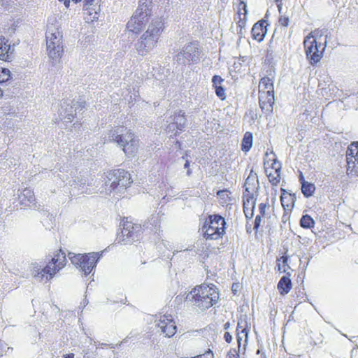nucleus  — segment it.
<instances>
[{
  "label": "nucleus",
  "mask_w": 358,
  "mask_h": 358,
  "mask_svg": "<svg viewBox=\"0 0 358 358\" xmlns=\"http://www.w3.org/2000/svg\"><path fill=\"white\" fill-rule=\"evenodd\" d=\"M187 299L201 310L216 306L220 299L218 287L213 283H202L195 286L189 292Z\"/></svg>",
  "instance_id": "1"
},
{
  "label": "nucleus",
  "mask_w": 358,
  "mask_h": 358,
  "mask_svg": "<svg viewBox=\"0 0 358 358\" xmlns=\"http://www.w3.org/2000/svg\"><path fill=\"white\" fill-rule=\"evenodd\" d=\"M305 53L312 66L319 63L324 56L327 47V36L320 31H311L303 40Z\"/></svg>",
  "instance_id": "2"
},
{
  "label": "nucleus",
  "mask_w": 358,
  "mask_h": 358,
  "mask_svg": "<svg viewBox=\"0 0 358 358\" xmlns=\"http://www.w3.org/2000/svg\"><path fill=\"white\" fill-rule=\"evenodd\" d=\"M226 221L218 214L208 215L203 221L199 232L206 241H218L226 234Z\"/></svg>",
  "instance_id": "3"
},
{
  "label": "nucleus",
  "mask_w": 358,
  "mask_h": 358,
  "mask_svg": "<svg viewBox=\"0 0 358 358\" xmlns=\"http://www.w3.org/2000/svg\"><path fill=\"white\" fill-rule=\"evenodd\" d=\"M164 29V22L162 19L152 21L137 44L136 50L138 54L143 55L148 50L153 48L157 43Z\"/></svg>",
  "instance_id": "4"
},
{
  "label": "nucleus",
  "mask_w": 358,
  "mask_h": 358,
  "mask_svg": "<svg viewBox=\"0 0 358 358\" xmlns=\"http://www.w3.org/2000/svg\"><path fill=\"white\" fill-rule=\"evenodd\" d=\"M47 54L50 59L59 62L64 53L63 35L59 27L51 24L45 34Z\"/></svg>",
  "instance_id": "5"
},
{
  "label": "nucleus",
  "mask_w": 358,
  "mask_h": 358,
  "mask_svg": "<svg viewBox=\"0 0 358 358\" xmlns=\"http://www.w3.org/2000/svg\"><path fill=\"white\" fill-rule=\"evenodd\" d=\"M151 0H140L135 13L128 21L127 28L129 32L139 34L145 27L151 15Z\"/></svg>",
  "instance_id": "6"
},
{
  "label": "nucleus",
  "mask_w": 358,
  "mask_h": 358,
  "mask_svg": "<svg viewBox=\"0 0 358 358\" xmlns=\"http://www.w3.org/2000/svg\"><path fill=\"white\" fill-rule=\"evenodd\" d=\"M107 181L106 185L108 186L109 191L124 192L133 183L130 173L123 169H115L106 173Z\"/></svg>",
  "instance_id": "7"
},
{
  "label": "nucleus",
  "mask_w": 358,
  "mask_h": 358,
  "mask_svg": "<svg viewBox=\"0 0 358 358\" xmlns=\"http://www.w3.org/2000/svg\"><path fill=\"white\" fill-rule=\"evenodd\" d=\"M101 257V253L94 252L85 254L69 253L71 263L85 275H89L96 267Z\"/></svg>",
  "instance_id": "8"
},
{
  "label": "nucleus",
  "mask_w": 358,
  "mask_h": 358,
  "mask_svg": "<svg viewBox=\"0 0 358 358\" xmlns=\"http://www.w3.org/2000/svg\"><path fill=\"white\" fill-rule=\"evenodd\" d=\"M122 231L117 234L115 241L118 244H127L138 241L143 234V228L140 224L134 223L128 217H124L122 221Z\"/></svg>",
  "instance_id": "9"
},
{
  "label": "nucleus",
  "mask_w": 358,
  "mask_h": 358,
  "mask_svg": "<svg viewBox=\"0 0 358 358\" xmlns=\"http://www.w3.org/2000/svg\"><path fill=\"white\" fill-rule=\"evenodd\" d=\"M245 190L243 193V213L247 220L246 230L248 233L251 232L250 226L248 227L250 221L254 216V210L256 206L257 201V187L254 186L253 187H250L249 179L248 178L244 185Z\"/></svg>",
  "instance_id": "10"
},
{
  "label": "nucleus",
  "mask_w": 358,
  "mask_h": 358,
  "mask_svg": "<svg viewBox=\"0 0 358 358\" xmlns=\"http://www.w3.org/2000/svg\"><path fill=\"white\" fill-rule=\"evenodd\" d=\"M266 176L273 186H277L281 179V163L278 160L275 154L271 151L266 152L264 162Z\"/></svg>",
  "instance_id": "11"
},
{
  "label": "nucleus",
  "mask_w": 358,
  "mask_h": 358,
  "mask_svg": "<svg viewBox=\"0 0 358 358\" xmlns=\"http://www.w3.org/2000/svg\"><path fill=\"white\" fill-rule=\"evenodd\" d=\"M67 263L65 252L59 248L54 253L52 259L47 265L41 270V276L45 277L47 280L52 279L56 273L64 268Z\"/></svg>",
  "instance_id": "12"
},
{
  "label": "nucleus",
  "mask_w": 358,
  "mask_h": 358,
  "mask_svg": "<svg viewBox=\"0 0 358 358\" xmlns=\"http://www.w3.org/2000/svg\"><path fill=\"white\" fill-rule=\"evenodd\" d=\"M125 133L124 134H112L111 136L113 138V141L118 145L122 147V150L125 154H131L137 151L138 142L137 139H135L134 134L129 130L124 129Z\"/></svg>",
  "instance_id": "13"
},
{
  "label": "nucleus",
  "mask_w": 358,
  "mask_h": 358,
  "mask_svg": "<svg viewBox=\"0 0 358 358\" xmlns=\"http://www.w3.org/2000/svg\"><path fill=\"white\" fill-rule=\"evenodd\" d=\"M348 174L358 176V142H352L346 154Z\"/></svg>",
  "instance_id": "14"
},
{
  "label": "nucleus",
  "mask_w": 358,
  "mask_h": 358,
  "mask_svg": "<svg viewBox=\"0 0 358 358\" xmlns=\"http://www.w3.org/2000/svg\"><path fill=\"white\" fill-rule=\"evenodd\" d=\"M156 326L167 337L173 336L176 332V325L173 321L172 315H160L159 320L155 321Z\"/></svg>",
  "instance_id": "15"
},
{
  "label": "nucleus",
  "mask_w": 358,
  "mask_h": 358,
  "mask_svg": "<svg viewBox=\"0 0 358 358\" xmlns=\"http://www.w3.org/2000/svg\"><path fill=\"white\" fill-rule=\"evenodd\" d=\"M14 47L12 46L8 40L4 37H0V60L10 62L13 58Z\"/></svg>",
  "instance_id": "16"
},
{
  "label": "nucleus",
  "mask_w": 358,
  "mask_h": 358,
  "mask_svg": "<svg viewBox=\"0 0 358 358\" xmlns=\"http://www.w3.org/2000/svg\"><path fill=\"white\" fill-rule=\"evenodd\" d=\"M268 208V203H260L258 206L259 213L256 215L253 223V230L255 234L262 230V227L265 223L266 210Z\"/></svg>",
  "instance_id": "17"
},
{
  "label": "nucleus",
  "mask_w": 358,
  "mask_h": 358,
  "mask_svg": "<svg viewBox=\"0 0 358 358\" xmlns=\"http://www.w3.org/2000/svg\"><path fill=\"white\" fill-rule=\"evenodd\" d=\"M267 25L268 23L265 20H261L256 22L251 30L252 38L259 42L263 41L267 31Z\"/></svg>",
  "instance_id": "18"
},
{
  "label": "nucleus",
  "mask_w": 358,
  "mask_h": 358,
  "mask_svg": "<svg viewBox=\"0 0 358 358\" xmlns=\"http://www.w3.org/2000/svg\"><path fill=\"white\" fill-rule=\"evenodd\" d=\"M280 202L282 206L286 213H290L296 201V196L294 194L287 192L285 189H280Z\"/></svg>",
  "instance_id": "19"
},
{
  "label": "nucleus",
  "mask_w": 358,
  "mask_h": 358,
  "mask_svg": "<svg viewBox=\"0 0 358 358\" xmlns=\"http://www.w3.org/2000/svg\"><path fill=\"white\" fill-rule=\"evenodd\" d=\"M247 4L243 1L240 0L236 11V17L235 20L236 21L237 26L240 28L241 31L245 28L247 21Z\"/></svg>",
  "instance_id": "20"
},
{
  "label": "nucleus",
  "mask_w": 358,
  "mask_h": 358,
  "mask_svg": "<svg viewBox=\"0 0 358 358\" xmlns=\"http://www.w3.org/2000/svg\"><path fill=\"white\" fill-rule=\"evenodd\" d=\"M274 103V96H259V106L266 115L272 114Z\"/></svg>",
  "instance_id": "21"
},
{
  "label": "nucleus",
  "mask_w": 358,
  "mask_h": 358,
  "mask_svg": "<svg viewBox=\"0 0 358 358\" xmlns=\"http://www.w3.org/2000/svg\"><path fill=\"white\" fill-rule=\"evenodd\" d=\"M223 82L224 79L221 76L217 75L213 76L212 83L215 94L222 101L225 100L227 98L225 89L222 86Z\"/></svg>",
  "instance_id": "22"
},
{
  "label": "nucleus",
  "mask_w": 358,
  "mask_h": 358,
  "mask_svg": "<svg viewBox=\"0 0 358 358\" xmlns=\"http://www.w3.org/2000/svg\"><path fill=\"white\" fill-rule=\"evenodd\" d=\"M299 182L301 185V192L303 196L306 198L311 196L315 191V185L306 181L302 173L299 176Z\"/></svg>",
  "instance_id": "23"
},
{
  "label": "nucleus",
  "mask_w": 358,
  "mask_h": 358,
  "mask_svg": "<svg viewBox=\"0 0 358 358\" xmlns=\"http://www.w3.org/2000/svg\"><path fill=\"white\" fill-rule=\"evenodd\" d=\"M231 192L227 189H224L217 192V198L219 203L222 206H228L231 201Z\"/></svg>",
  "instance_id": "24"
},
{
  "label": "nucleus",
  "mask_w": 358,
  "mask_h": 358,
  "mask_svg": "<svg viewBox=\"0 0 358 358\" xmlns=\"http://www.w3.org/2000/svg\"><path fill=\"white\" fill-rule=\"evenodd\" d=\"M292 284L290 278L282 276L278 283V289L282 295L287 294L292 289Z\"/></svg>",
  "instance_id": "25"
},
{
  "label": "nucleus",
  "mask_w": 358,
  "mask_h": 358,
  "mask_svg": "<svg viewBox=\"0 0 358 358\" xmlns=\"http://www.w3.org/2000/svg\"><path fill=\"white\" fill-rule=\"evenodd\" d=\"M258 91L274 92L273 80L264 76L259 82Z\"/></svg>",
  "instance_id": "26"
},
{
  "label": "nucleus",
  "mask_w": 358,
  "mask_h": 358,
  "mask_svg": "<svg viewBox=\"0 0 358 358\" xmlns=\"http://www.w3.org/2000/svg\"><path fill=\"white\" fill-rule=\"evenodd\" d=\"M250 324L248 325V324L246 321V318L243 319L241 317L240 318V320H238L236 331H237V332H240L242 334V335H243V336L245 337V342L247 341V339H248V331L250 330Z\"/></svg>",
  "instance_id": "27"
},
{
  "label": "nucleus",
  "mask_w": 358,
  "mask_h": 358,
  "mask_svg": "<svg viewBox=\"0 0 358 358\" xmlns=\"http://www.w3.org/2000/svg\"><path fill=\"white\" fill-rule=\"evenodd\" d=\"M196 52H198L197 48L193 47L192 44H189L185 47L184 50L180 52V54H182V57L187 59L188 62H194L195 61L194 57Z\"/></svg>",
  "instance_id": "28"
},
{
  "label": "nucleus",
  "mask_w": 358,
  "mask_h": 358,
  "mask_svg": "<svg viewBox=\"0 0 358 358\" xmlns=\"http://www.w3.org/2000/svg\"><path fill=\"white\" fill-rule=\"evenodd\" d=\"M85 10L84 12V19L86 22L91 23L98 20L99 18V13L90 8V6H85Z\"/></svg>",
  "instance_id": "29"
},
{
  "label": "nucleus",
  "mask_w": 358,
  "mask_h": 358,
  "mask_svg": "<svg viewBox=\"0 0 358 358\" xmlns=\"http://www.w3.org/2000/svg\"><path fill=\"white\" fill-rule=\"evenodd\" d=\"M252 134L250 131L245 133L241 142V150L243 152H248L252 146Z\"/></svg>",
  "instance_id": "30"
},
{
  "label": "nucleus",
  "mask_w": 358,
  "mask_h": 358,
  "mask_svg": "<svg viewBox=\"0 0 358 358\" xmlns=\"http://www.w3.org/2000/svg\"><path fill=\"white\" fill-rule=\"evenodd\" d=\"M300 226L303 229H310L314 227L315 221L310 215L306 214L301 217L300 220Z\"/></svg>",
  "instance_id": "31"
},
{
  "label": "nucleus",
  "mask_w": 358,
  "mask_h": 358,
  "mask_svg": "<svg viewBox=\"0 0 358 358\" xmlns=\"http://www.w3.org/2000/svg\"><path fill=\"white\" fill-rule=\"evenodd\" d=\"M288 262V257L287 256H282L280 258L277 259V266L278 270L280 272L285 273L289 268L287 264Z\"/></svg>",
  "instance_id": "32"
},
{
  "label": "nucleus",
  "mask_w": 358,
  "mask_h": 358,
  "mask_svg": "<svg viewBox=\"0 0 358 358\" xmlns=\"http://www.w3.org/2000/svg\"><path fill=\"white\" fill-rule=\"evenodd\" d=\"M10 78V71L6 68L0 67V83H5Z\"/></svg>",
  "instance_id": "33"
},
{
  "label": "nucleus",
  "mask_w": 358,
  "mask_h": 358,
  "mask_svg": "<svg viewBox=\"0 0 358 358\" xmlns=\"http://www.w3.org/2000/svg\"><path fill=\"white\" fill-rule=\"evenodd\" d=\"M279 24L282 27H287L289 22V19L285 15H281L278 20Z\"/></svg>",
  "instance_id": "34"
},
{
  "label": "nucleus",
  "mask_w": 358,
  "mask_h": 358,
  "mask_svg": "<svg viewBox=\"0 0 358 358\" xmlns=\"http://www.w3.org/2000/svg\"><path fill=\"white\" fill-rule=\"evenodd\" d=\"M194 358H214L213 352L211 350L206 352L203 355H198Z\"/></svg>",
  "instance_id": "35"
},
{
  "label": "nucleus",
  "mask_w": 358,
  "mask_h": 358,
  "mask_svg": "<svg viewBox=\"0 0 358 358\" xmlns=\"http://www.w3.org/2000/svg\"><path fill=\"white\" fill-rule=\"evenodd\" d=\"M259 96H274V92L258 91Z\"/></svg>",
  "instance_id": "36"
},
{
  "label": "nucleus",
  "mask_w": 358,
  "mask_h": 358,
  "mask_svg": "<svg viewBox=\"0 0 358 358\" xmlns=\"http://www.w3.org/2000/svg\"><path fill=\"white\" fill-rule=\"evenodd\" d=\"M224 338L227 343H230L232 341V336L229 332H225Z\"/></svg>",
  "instance_id": "37"
},
{
  "label": "nucleus",
  "mask_w": 358,
  "mask_h": 358,
  "mask_svg": "<svg viewBox=\"0 0 358 358\" xmlns=\"http://www.w3.org/2000/svg\"><path fill=\"white\" fill-rule=\"evenodd\" d=\"M241 334H242L240 333V332H237V334H236L237 343H238V345L239 348L241 346V341L243 339V337H244L243 335L241 336Z\"/></svg>",
  "instance_id": "38"
},
{
  "label": "nucleus",
  "mask_w": 358,
  "mask_h": 358,
  "mask_svg": "<svg viewBox=\"0 0 358 358\" xmlns=\"http://www.w3.org/2000/svg\"><path fill=\"white\" fill-rule=\"evenodd\" d=\"M94 0H85L84 6H90L92 5Z\"/></svg>",
  "instance_id": "39"
},
{
  "label": "nucleus",
  "mask_w": 358,
  "mask_h": 358,
  "mask_svg": "<svg viewBox=\"0 0 358 358\" xmlns=\"http://www.w3.org/2000/svg\"><path fill=\"white\" fill-rule=\"evenodd\" d=\"M228 358H238V355L234 351V352H229L228 354Z\"/></svg>",
  "instance_id": "40"
},
{
  "label": "nucleus",
  "mask_w": 358,
  "mask_h": 358,
  "mask_svg": "<svg viewBox=\"0 0 358 358\" xmlns=\"http://www.w3.org/2000/svg\"><path fill=\"white\" fill-rule=\"evenodd\" d=\"M189 161H186L185 164V168L187 169V175H190L191 174V171L189 170Z\"/></svg>",
  "instance_id": "41"
},
{
  "label": "nucleus",
  "mask_w": 358,
  "mask_h": 358,
  "mask_svg": "<svg viewBox=\"0 0 358 358\" xmlns=\"http://www.w3.org/2000/svg\"><path fill=\"white\" fill-rule=\"evenodd\" d=\"M282 0H275V3H277V6L278 7L279 9L281 8V6H282Z\"/></svg>",
  "instance_id": "42"
},
{
  "label": "nucleus",
  "mask_w": 358,
  "mask_h": 358,
  "mask_svg": "<svg viewBox=\"0 0 358 358\" xmlns=\"http://www.w3.org/2000/svg\"><path fill=\"white\" fill-rule=\"evenodd\" d=\"M59 1H64V5L66 7L69 6L70 1L69 0H59Z\"/></svg>",
  "instance_id": "43"
},
{
  "label": "nucleus",
  "mask_w": 358,
  "mask_h": 358,
  "mask_svg": "<svg viewBox=\"0 0 358 358\" xmlns=\"http://www.w3.org/2000/svg\"><path fill=\"white\" fill-rule=\"evenodd\" d=\"M229 327H230V322H226L224 324V329H227L228 328H229Z\"/></svg>",
  "instance_id": "44"
},
{
  "label": "nucleus",
  "mask_w": 358,
  "mask_h": 358,
  "mask_svg": "<svg viewBox=\"0 0 358 358\" xmlns=\"http://www.w3.org/2000/svg\"><path fill=\"white\" fill-rule=\"evenodd\" d=\"M178 115H179V116H182V117H185V113L183 111L180 110V111L178 112Z\"/></svg>",
  "instance_id": "45"
},
{
  "label": "nucleus",
  "mask_w": 358,
  "mask_h": 358,
  "mask_svg": "<svg viewBox=\"0 0 358 358\" xmlns=\"http://www.w3.org/2000/svg\"><path fill=\"white\" fill-rule=\"evenodd\" d=\"M292 320H293V315H289V317H288V320L287 321V324H287Z\"/></svg>",
  "instance_id": "46"
},
{
  "label": "nucleus",
  "mask_w": 358,
  "mask_h": 358,
  "mask_svg": "<svg viewBox=\"0 0 358 358\" xmlns=\"http://www.w3.org/2000/svg\"><path fill=\"white\" fill-rule=\"evenodd\" d=\"M73 354H68L64 356V358H73Z\"/></svg>",
  "instance_id": "47"
},
{
  "label": "nucleus",
  "mask_w": 358,
  "mask_h": 358,
  "mask_svg": "<svg viewBox=\"0 0 358 358\" xmlns=\"http://www.w3.org/2000/svg\"><path fill=\"white\" fill-rule=\"evenodd\" d=\"M126 341H127V338L124 339V341L122 342H121L120 343H119L118 345L120 346L122 343L126 342Z\"/></svg>",
  "instance_id": "48"
},
{
  "label": "nucleus",
  "mask_w": 358,
  "mask_h": 358,
  "mask_svg": "<svg viewBox=\"0 0 358 358\" xmlns=\"http://www.w3.org/2000/svg\"><path fill=\"white\" fill-rule=\"evenodd\" d=\"M75 3L80 2L82 0H72Z\"/></svg>",
  "instance_id": "49"
},
{
  "label": "nucleus",
  "mask_w": 358,
  "mask_h": 358,
  "mask_svg": "<svg viewBox=\"0 0 358 358\" xmlns=\"http://www.w3.org/2000/svg\"><path fill=\"white\" fill-rule=\"evenodd\" d=\"M257 354H259V353H260V350H258L257 351Z\"/></svg>",
  "instance_id": "50"
}]
</instances>
